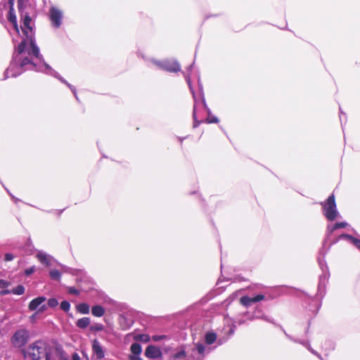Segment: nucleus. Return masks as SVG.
Here are the masks:
<instances>
[{
	"mask_svg": "<svg viewBox=\"0 0 360 360\" xmlns=\"http://www.w3.org/2000/svg\"><path fill=\"white\" fill-rule=\"evenodd\" d=\"M63 14V12L56 7H51L49 11V19L51 25L58 28L62 25Z\"/></svg>",
	"mask_w": 360,
	"mask_h": 360,
	"instance_id": "obj_8",
	"label": "nucleus"
},
{
	"mask_svg": "<svg viewBox=\"0 0 360 360\" xmlns=\"http://www.w3.org/2000/svg\"><path fill=\"white\" fill-rule=\"evenodd\" d=\"M201 101H202V104L203 107L205 108V110H207V112L208 115L205 122L207 123H217L219 122L218 118L215 116L212 115L211 111H210V108L207 106L205 100V98L203 97V96H201Z\"/></svg>",
	"mask_w": 360,
	"mask_h": 360,
	"instance_id": "obj_15",
	"label": "nucleus"
},
{
	"mask_svg": "<svg viewBox=\"0 0 360 360\" xmlns=\"http://www.w3.org/2000/svg\"><path fill=\"white\" fill-rule=\"evenodd\" d=\"M164 337L163 336H160V335H154L153 336V340L154 341H160Z\"/></svg>",
	"mask_w": 360,
	"mask_h": 360,
	"instance_id": "obj_36",
	"label": "nucleus"
},
{
	"mask_svg": "<svg viewBox=\"0 0 360 360\" xmlns=\"http://www.w3.org/2000/svg\"><path fill=\"white\" fill-rule=\"evenodd\" d=\"M264 295H257L253 297H250L248 296H243L240 299V303L245 307H248L250 306L252 303L257 302L264 300Z\"/></svg>",
	"mask_w": 360,
	"mask_h": 360,
	"instance_id": "obj_11",
	"label": "nucleus"
},
{
	"mask_svg": "<svg viewBox=\"0 0 360 360\" xmlns=\"http://www.w3.org/2000/svg\"><path fill=\"white\" fill-rule=\"evenodd\" d=\"M290 340H292L295 342L296 341L295 340H293L292 338H290Z\"/></svg>",
	"mask_w": 360,
	"mask_h": 360,
	"instance_id": "obj_42",
	"label": "nucleus"
},
{
	"mask_svg": "<svg viewBox=\"0 0 360 360\" xmlns=\"http://www.w3.org/2000/svg\"><path fill=\"white\" fill-rule=\"evenodd\" d=\"M36 269H35V266H32L28 269H26L25 270V274L26 276H30L32 274H33L34 271H35Z\"/></svg>",
	"mask_w": 360,
	"mask_h": 360,
	"instance_id": "obj_30",
	"label": "nucleus"
},
{
	"mask_svg": "<svg viewBox=\"0 0 360 360\" xmlns=\"http://www.w3.org/2000/svg\"><path fill=\"white\" fill-rule=\"evenodd\" d=\"M103 328V326L101 323H96L90 327V330L92 331H101Z\"/></svg>",
	"mask_w": 360,
	"mask_h": 360,
	"instance_id": "obj_27",
	"label": "nucleus"
},
{
	"mask_svg": "<svg viewBox=\"0 0 360 360\" xmlns=\"http://www.w3.org/2000/svg\"><path fill=\"white\" fill-rule=\"evenodd\" d=\"M45 360H51V357H50V356H49V354H46V359H45Z\"/></svg>",
	"mask_w": 360,
	"mask_h": 360,
	"instance_id": "obj_41",
	"label": "nucleus"
},
{
	"mask_svg": "<svg viewBox=\"0 0 360 360\" xmlns=\"http://www.w3.org/2000/svg\"><path fill=\"white\" fill-rule=\"evenodd\" d=\"M46 300V298L44 297H38L34 300H32L30 304H29V309L30 310H35L37 309L39 306L40 308L39 309V311L43 312L46 309V304H42Z\"/></svg>",
	"mask_w": 360,
	"mask_h": 360,
	"instance_id": "obj_10",
	"label": "nucleus"
},
{
	"mask_svg": "<svg viewBox=\"0 0 360 360\" xmlns=\"http://www.w3.org/2000/svg\"><path fill=\"white\" fill-rule=\"evenodd\" d=\"M58 304V300L55 298H51L48 301V305L50 307H55Z\"/></svg>",
	"mask_w": 360,
	"mask_h": 360,
	"instance_id": "obj_29",
	"label": "nucleus"
},
{
	"mask_svg": "<svg viewBox=\"0 0 360 360\" xmlns=\"http://www.w3.org/2000/svg\"><path fill=\"white\" fill-rule=\"evenodd\" d=\"M25 292V288L22 285H19L17 287L13 288L12 292L15 295H22Z\"/></svg>",
	"mask_w": 360,
	"mask_h": 360,
	"instance_id": "obj_25",
	"label": "nucleus"
},
{
	"mask_svg": "<svg viewBox=\"0 0 360 360\" xmlns=\"http://www.w3.org/2000/svg\"><path fill=\"white\" fill-rule=\"evenodd\" d=\"M321 205H322L323 214L328 220L334 221L340 216L333 194L330 195L328 199L325 202H321Z\"/></svg>",
	"mask_w": 360,
	"mask_h": 360,
	"instance_id": "obj_3",
	"label": "nucleus"
},
{
	"mask_svg": "<svg viewBox=\"0 0 360 360\" xmlns=\"http://www.w3.org/2000/svg\"><path fill=\"white\" fill-rule=\"evenodd\" d=\"M337 229V227L335 226V224H329L327 226V231H326V233H327V238L328 239L329 237H330V235L333 233V232L334 231H335Z\"/></svg>",
	"mask_w": 360,
	"mask_h": 360,
	"instance_id": "obj_26",
	"label": "nucleus"
},
{
	"mask_svg": "<svg viewBox=\"0 0 360 360\" xmlns=\"http://www.w3.org/2000/svg\"><path fill=\"white\" fill-rule=\"evenodd\" d=\"M68 292L70 293V294H74V295H78L79 294V290H77L76 288H69L68 289Z\"/></svg>",
	"mask_w": 360,
	"mask_h": 360,
	"instance_id": "obj_35",
	"label": "nucleus"
},
{
	"mask_svg": "<svg viewBox=\"0 0 360 360\" xmlns=\"http://www.w3.org/2000/svg\"><path fill=\"white\" fill-rule=\"evenodd\" d=\"M60 308L65 311H68L70 308V304L68 301H63L60 304Z\"/></svg>",
	"mask_w": 360,
	"mask_h": 360,
	"instance_id": "obj_28",
	"label": "nucleus"
},
{
	"mask_svg": "<svg viewBox=\"0 0 360 360\" xmlns=\"http://www.w3.org/2000/svg\"><path fill=\"white\" fill-rule=\"evenodd\" d=\"M61 360H68V357L61 353Z\"/></svg>",
	"mask_w": 360,
	"mask_h": 360,
	"instance_id": "obj_39",
	"label": "nucleus"
},
{
	"mask_svg": "<svg viewBox=\"0 0 360 360\" xmlns=\"http://www.w3.org/2000/svg\"><path fill=\"white\" fill-rule=\"evenodd\" d=\"M92 350L97 359H101L104 357L103 349L97 340H94L92 342Z\"/></svg>",
	"mask_w": 360,
	"mask_h": 360,
	"instance_id": "obj_14",
	"label": "nucleus"
},
{
	"mask_svg": "<svg viewBox=\"0 0 360 360\" xmlns=\"http://www.w3.org/2000/svg\"><path fill=\"white\" fill-rule=\"evenodd\" d=\"M307 349L311 352L313 354L317 356L320 359H322V357L321 356V355L319 354H318L314 349H313L310 345H307Z\"/></svg>",
	"mask_w": 360,
	"mask_h": 360,
	"instance_id": "obj_31",
	"label": "nucleus"
},
{
	"mask_svg": "<svg viewBox=\"0 0 360 360\" xmlns=\"http://www.w3.org/2000/svg\"><path fill=\"white\" fill-rule=\"evenodd\" d=\"M105 309L101 305L94 306L91 309V313L96 317H101L105 314Z\"/></svg>",
	"mask_w": 360,
	"mask_h": 360,
	"instance_id": "obj_18",
	"label": "nucleus"
},
{
	"mask_svg": "<svg viewBox=\"0 0 360 360\" xmlns=\"http://www.w3.org/2000/svg\"><path fill=\"white\" fill-rule=\"evenodd\" d=\"M295 342H299V343L302 344V345H304L306 348H307V345H309L308 342H304V341H300V340H298V341H295Z\"/></svg>",
	"mask_w": 360,
	"mask_h": 360,
	"instance_id": "obj_38",
	"label": "nucleus"
},
{
	"mask_svg": "<svg viewBox=\"0 0 360 360\" xmlns=\"http://www.w3.org/2000/svg\"><path fill=\"white\" fill-rule=\"evenodd\" d=\"M217 335L214 333L209 332L205 335V341L207 345H212L215 342Z\"/></svg>",
	"mask_w": 360,
	"mask_h": 360,
	"instance_id": "obj_21",
	"label": "nucleus"
},
{
	"mask_svg": "<svg viewBox=\"0 0 360 360\" xmlns=\"http://www.w3.org/2000/svg\"><path fill=\"white\" fill-rule=\"evenodd\" d=\"M131 354L129 356V360H142L140 354L142 352V347L139 343H133L130 347Z\"/></svg>",
	"mask_w": 360,
	"mask_h": 360,
	"instance_id": "obj_13",
	"label": "nucleus"
},
{
	"mask_svg": "<svg viewBox=\"0 0 360 360\" xmlns=\"http://www.w3.org/2000/svg\"><path fill=\"white\" fill-rule=\"evenodd\" d=\"M134 339L136 341L148 342L150 341V338L147 334H137V335H134Z\"/></svg>",
	"mask_w": 360,
	"mask_h": 360,
	"instance_id": "obj_23",
	"label": "nucleus"
},
{
	"mask_svg": "<svg viewBox=\"0 0 360 360\" xmlns=\"http://www.w3.org/2000/svg\"><path fill=\"white\" fill-rule=\"evenodd\" d=\"M72 360H80V357L77 353L72 354Z\"/></svg>",
	"mask_w": 360,
	"mask_h": 360,
	"instance_id": "obj_37",
	"label": "nucleus"
},
{
	"mask_svg": "<svg viewBox=\"0 0 360 360\" xmlns=\"http://www.w3.org/2000/svg\"><path fill=\"white\" fill-rule=\"evenodd\" d=\"M37 259L42 264L49 265L51 259V257L44 252L39 251L36 255Z\"/></svg>",
	"mask_w": 360,
	"mask_h": 360,
	"instance_id": "obj_16",
	"label": "nucleus"
},
{
	"mask_svg": "<svg viewBox=\"0 0 360 360\" xmlns=\"http://www.w3.org/2000/svg\"><path fill=\"white\" fill-rule=\"evenodd\" d=\"M44 352L43 343L40 341L31 344L27 349L25 355L32 360H39Z\"/></svg>",
	"mask_w": 360,
	"mask_h": 360,
	"instance_id": "obj_6",
	"label": "nucleus"
},
{
	"mask_svg": "<svg viewBox=\"0 0 360 360\" xmlns=\"http://www.w3.org/2000/svg\"><path fill=\"white\" fill-rule=\"evenodd\" d=\"M8 292H9V291H8V290H3V291L1 292V295H6V294H8Z\"/></svg>",
	"mask_w": 360,
	"mask_h": 360,
	"instance_id": "obj_40",
	"label": "nucleus"
},
{
	"mask_svg": "<svg viewBox=\"0 0 360 360\" xmlns=\"http://www.w3.org/2000/svg\"><path fill=\"white\" fill-rule=\"evenodd\" d=\"M340 240H346L348 242L353 244L356 248H358L360 250V239L354 238L350 235L348 234H341L337 238L334 239L333 240L330 241V245H333L337 243Z\"/></svg>",
	"mask_w": 360,
	"mask_h": 360,
	"instance_id": "obj_9",
	"label": "nucleus"
},
{
	"mask_svg": "<svg viewBox=\"0 0 360 360\" xmlns=\"http://www.w3.org/2000/svg\"><path fill=\"white\" fill-rule=\"evenodd\" d=\"M9 285V283L5 280L0 279V288H4Z\"/></svg>",
	"mask_w": 360,
	"mask_h": 360,
	"instance_id": "obj_34",
	"label": "nucleus"
},
{
	"mask_svg": "<svg viewBox=\"0 0 360 360\" xmlns=\"http://www.w3.org/2000/svg\"><path fill=\"white\" fill-rule=\"evenodd\" d=\"M49 275H50V277L51 278V279L56 280V281L60 280V276H61L60 273L58 270H56V269L51 270L49 272Z\"/></svg>",
	"mask_w": 360,
	"mask_h": 360,
	"instance_id": "obj_24",
	"label": "nucleus"
},
{
	"mask_svg": "<svg viewBox=\"0 0 360 360\" xmlns=\"http://www.w3.org/2000/svg\"><path fill=\"white\" fill-rule=\"evenodd\" d=\"M77 310L83 314H88L89 313V306L86 303H81L77 306Z\"/></svg>",
	"mask_w": 360,
	"mask_h": 360,
	"instance_id": "obj_22",
	"label": "nucleus"
},
{
	"mask_svg": "<svg viewBox=\"0 0 360 360\" xmlns=\"http://www.w3.org/2000/svg\"><path fill=\"white\" fill-rule=\"evenodd\" d=\"M91 321L89 317L79 319L76 322V326L79 328H86L90 325Z\"/></svg>",
	"mask_w": 360,
	"mask_h": 360,
	"instance_id": "obj_19",
	"label": "nucleus"
},
{
	"mask_svg": "<svg viewBox=\"0 0 360 360\" xmlns=\"http://www.w3.org/2000/svg\"><path fill=\"white\" fill-rule=\"evenodd\" d=\"M152 62L158 68L166 70L169 72H177L181 70V66L176 60H152Z\"/></svg>",
	"mask_w": 360,
	"mask_h": 360,
	"instance_id": "obj_5",
	"label": "nucleus"
},
{
	"mask_svg": "<svg viewBox=\"0 0 360 360\" xmlns=\"http://www.w3.org/2000/svg\"><path fill=\"white\" fill-rule=\"evenodd\" d=\"M8 20L13 24L16 32L19 33V29H18V24H17V19H16V16L13 12V8H11V9H10Z\"/></svg>",
	"mask_w": 360,
	"mask_h": 360,
	"instance_id": "obj_20",
	"label": "nucleus"
},
{
	"mask_svg": "<svg viewBox=\"0 0 360 360\" xmlns=\"http://www.w3.org/2000/svg\"><path fill=\"white\" fill-rule=\"evenodd\" d=\"M211 350V347L205 346L204 343L197 342L187 348L188 360H203L205 355Z\"/></svg>",
	"mask_w": 360,
	"mask_h": 360,
	"instance_id": "obj_2",
	"label": "nucleus"
},
{
	"mask_svg": "<svg viewBox=\"0 0 360 360\" xmlns=\"http://www.w3.org/2000/svg\"><path fill=\"white\" fill-rule=\"evenodd\" d=\"M14 259V256L11 253H6L4 255V260L6 262L11 261Z\"/></svg>",
	"mask_w": 360,
	"mask_h": 360,
	"instance_id": "obj_32",
	"label": "nucleus"
},
{
	"mask_svg": "<svg viewBox=\"0 0 360 360\" xmlns=\"http://www.w3.org/2000/svg\"><path fill=\"white\" fill-rule=\"evenodd\" d=\"M173 358L176 360L177 359H184L185 360H188V355H187V349L185 347H182L176 352L174 354Z\"/></svg>",
	"mask_w": 360,
	"mask_h": 360,
	"instance_id": "obj_17",
	"label": "nucleus"
},
{
	"mask_svg": "<svg viewBox=\"0 0 360 360\" xmlns=\"http://www.w3.org/2000/svg\"><path fill=\"white\" fill-rule=\"evenodd\" d=\"M193 64L191 65L188 67V68L187 70V72L184 73V77H185L186 81L189 86V89L193 94V97L194 99V108H193V119H194L193 127L195 128V127H198V125L200 123V121L197 120V118H196V108H197V105H198L199 101L197 99L195 94L193 91V87L191 86V76H190V73H189L191 72V69L193 68Z\"/></svg>",
	"mask_w": 360,
	"mask_h": 360,
	"instance_id": "obj_7",
	"label": "nucleus"
},
{
	"mask_svg": "<svg viewBox=\"0 0 360 360\" xmlns=\"http://www.w3.org/2000/svg\"><path fill=\"white\" fill-rule=\"evenodd\" d=\"M145 355L149 359H156L161 358L162 353L158 347L153 345H149L145 351Z\"/></svg>",
	"mask_w": 360,
	"mask_h": 360,
	"instance_id": "obj_12",
	"label": "nucleus"
},
{
	"mask_svg": "<svg viewBox=\"0 0 360 360\" xmlns=\"http://www.w3.org/2000/svg\"><path fill=\"white\" fill-rule=\"evenodd\" d=\"M31 22L30 17L26 15L21 26L23 34L22 40L14 51L11 64L5 71L4 79L11 77H15L26 70L41 72L53 76L67 85L76 99L78 100L75 87L69 84L49 65L44 62L43 56L40 54L39 49L35 43L34 32L30 25Z\"/></svg>",
	"mask_w": 360,
	"mask_h": 360,
	"instance_id": "obj_1",
	"label": "nucleus"
},
{
	"mask_svg": "<svg viewBox=\"0 0 360 360\" xmlns=\"http://www.w3.org/2000/svg\"><path fill=\"white\" fill-rule=\"evenodd\" d=\"M30 338V332L25 328L17 330L11 338V342L15 348L25 346Z\"/></svg>",
	"mask_w": 360,
	"mask_h": 360,
	"instance_id": "obj_4",
	"label": "nucleus"
},
{
	"mask_svg": "<svg viewBox=\"0 0 360 360\" xmlns=\"http://www.w3.org/2000/svg\"><path fill=\"white\" fill-rule=\"evenodd\" d=\"M347 226H348V224L347 222L335 223V226L337 227V229H342V228H345Z\"/></svg>",
	"mask_w": 360,
	"mask_h": 360,
	"instance_id": "obj_33",
	"label": "nucleus"
}]
</instances>
